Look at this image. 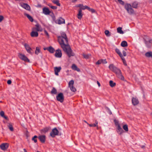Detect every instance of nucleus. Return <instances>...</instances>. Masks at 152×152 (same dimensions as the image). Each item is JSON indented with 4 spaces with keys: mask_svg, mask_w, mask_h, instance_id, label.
Instances as JSON below:
<instances>
[{
    "mask_svg": "<svg viewBox=\"0 0 152 152\" xmlns=\"http://www.w3.org/2000/svg\"><path fill=\"white\" fill-rule=\"evenodd\" d=\"M114 122L115 124V125L117 127L118 126V125H120L118 123V121L116 120H114Z\"/></svg>",
    "mask_w": 152,
    "mask_h": 152,
    "instance_id": "45",
    "label": "nucleus"
},
{
    "mask_svg": "<svg viewBox=\"0 0 152 152\" xmlns=\"http://www.w3.org/2000/svg\"><path fill=\"white\" fill-rule=\"evenodd\" d=\"M47 48H44V50H47Z\"/></svg>",
    "mask_w": 152,
    "mask_h": 152,
    "instance_id": "62",
    "label": "nucleus"
},
{
    "mask_svg": "<svg viewBox=\"0 0 152 152\" xmlns=\"http://www.w3.org/2000/svg\"><path fill=\"white\" fill-rule=\"evenodd\" d=\"M55 56L57 57H61L62 56L61 50L59 49L57 50L56 51Z\"/></svg>",
    "mask_w": 152,
    "mask_h": 152,
    "instance_id": "12",
    "label": "nucleus"
},
{
    "mask_svg": "<svg viewBox=\"0 0 152 152\" xmlns=\"http://www.w3.org/2000/svg\"><path fill=\"white\" fill-rule=\"evenodd\" d=\"M88 10L91 11L92 13H94L95 12V11L94 10L92 9H90H90H88Z\"/></svg>",
    "mask_w": 152,
    "mask_h": 152,
    "instance_id": "51",
    "label": "nucleus"
},
{
    "mask_svg": "<svg viewBox=\"0 0 152 152\" xmlns=\"http://www.w3.org/2000/svg\"><path fill=\"white\" fill-rule=\"evenodd\" d=\"M115 50L116 52L118 54L121 58H122V57H123L122 54L118 49L116 48Z\"/></svg>",
    "mask_w": 152,
    "mask_h": 152,
    "instance_id": "28",
    "label": "nucleus"
},
{
    "mask_svg": "<svg viewBox=\"0 0 152 152\" xmlns=\"http://www.w3.org/2000/svg\"><path fill=\"white\" fill-rule=\"evenodd\" d=\"M23 8L25 9L28 10H30V7L29 5L23 3L21 4L20 5Z\"/></svg>",
    "mask_w": 152,
    "mask_h": 152,
    "instance_id": "13",
    "label": "nucleus"
},
{
    "mask_svg": "<svg viewBox=\"0 0 152 152\" xmlns=\"http://www.w3.org/2000/svg\"><path fill=\"white\" fill-rule=\"evenodd\" d=\"M84 121V122H85L86 123H87H87H88L86 122V121Z\"/></svg>",
    "mask_w": 152,
    "mask_h": 152,
    "instance_id": "61",
    "label": "nucleus"
},
{
    "mask_svg": "<svg viewBox=\"0 0 152 152\" xmlns=\"http://www.w3.org/2000/svg\"><path fill=\"white\" fill-rule=\"evenodd\" d=\"M8 144L7 143H3L0 145L1 148L3 150L7 149L8 147Z\"/></svg>",
    "mask_w": 152,
    "mask_h": 152,
    "instance_id": "11",
    "label": "nucleus"
},
{
    "mask_svg": "<svg viewBox=\"0 0 152 152\" xmlns=\"http://www.w3.org/2000/svg\"><path fill=\"white\" fill-rule=\"evenodd\" d=\"M118 1L119 2V3L121 4V5H124V2L122 1V0H118Z\"/></svg>",
    "mask_w": 152,
    "mask_h": 152,
    "instance_id": "46",
    "label": "nucleus"
},
{
    "mask_svg": "<svg viewBox=\"0 0 152 152\" xmlns=\"http://www.w3.org/2000/svg\"><path fill=\"white\" fill-rule=\"evenodd\" d=\"M44 33H45V34L48 37H49V35L48 32L46 30H44Z\"/></svg>",
    "mask_w": 152,
    "mask_h": 152,
    "instance_id": "47",
    "label": "nucleus"
},
{
    "mask_svg": "<svg viewBox=\"0 0 152 152\" xmlns=\"http://www.w3.org/2000/svg\"><path fill=\"white\" fill-rule=\"evenodd\" d=\"M138 3L137 2H134L132 4V6L134 8H136L137 7Z\"/></svg>",
    "mask_w": 152,
    "mask_h": 152,
    "instance_id": "36",
    "label": "nucleus"
},
{
    "mask_svg": "<svg viewBox=\"0 0 152 152\" xmlns=\"http://www.w3.org/2000/svg\"><path fill=\"white\" fill-rule=\"evenodd\" d=\"M4 18L3 16L2 15H0V22H1L2 20H3Z\"/></svg>",
    "mask_w": 152,
    "mask_h": 152,
    "instance_id": "49",
    "label": "nucleus"
},
{
    "mask_svg": "<svg viewBox=\"0 0 152 152\" xmlns=\"http://www.w3.org/2000/svg\"><path fill=\"white\" fill-rule=\"evenodd\" d=\"M83 56L84 58L86 59H88L91 56V55L90 54H83Z\"/></svg>",
    "mask_w": 152,
    "mask_h": 152,
    "instance_id": "37",
    "label": "nucleus"
},
{
    "mask_svg": "<svg viewBox=\"0 0 152 152\" xmlns=\"http://www.w3.org/2000/svg\"><path fill=\"white\" fill-rule=\"evenodd\" d=\"M122 53L124 56H126V53L124 51H123L122 52Z\"/></svg>",
    "mask_w": 152,
    "mask_h": 152,
    "instance_id": "54",
    "label": "nucleus"
},
{
    "mask_svg": "<svg viewBox=\"0 0 152 152\" xmlns=\"http://www.w3.org/2000/svg\"><path fill=\"white\" fill-rule=\"evenodd\" d=\"M121 46L123 47L127 46L128 45L126 41H122L121 43Z\"/></svg>",
    "mask_w": 152,
    "mask_h": 152,
    "instance_id": "29",
    "label": "nucleus"
},
{
    "mask_svg": "<svg viewBox=\"0 0 152 152\" xmlns=\"http://www.w3.org/2000/svg\"><path fill=\"white\" fill-rule=\"evenodd\" d=\"M141 147L142 148H145V146L144 145L142 146Z\"/></svg>",
    "mask_w": 152,
    "mask_h": 152,
    "instance_id": "60",
    "label": "nucleus"
},
{
    "mask_svg": "<svg viewBox=\"0 0 152 152\" xmlns=\"http://www.w3.org/2000/svg\"><path fill=\"white\" fill-rule=\"evenodd\" d=\"M98 121H95V124H89L88 123H87V124L89 125V126L90 127H95L96 126L97 127V129H98Z\"/></svg>",
    "mask_w": 152,
    "mask_h": 152,
    "instance_id": "24",
    "label": "nucleus"
},
{
    "mask_svg": "<svg viewBox=\"0 0 152 152\" xmlns=\"http://www.w3.org/2000/svg\"><path fill=\"white\" fill-rule=\"evenodd\" d=\"M59 132L58 130L56 128H54L52 130L50 133V135L52 137H54L58 135Z\"/></svg>",
    "mask_w": 152,
    "mask_h": 152,
    "instance_id": "3",
    "label": "nucleus"
},
{
    "mask_svg": "<svg viewBox=\"0 0 152 152\" xmlns=\"http://www.w3.org/2000/svg\"><path fill=\"white\" fill-rule=\"evenodd\" d=\"M18 56L21 60L29 62L30 61L29 59L25 55L20 53H19L18 55Z\"/></svg>",
    "mask_w": 152,
    "mask_h": 152,
    "instance_id": "4",
    "label": "nucleus"
},
{
    "mask_svg": "<svg viewBox=\"0 0 152 152\" xmlns=\"http://www.w3.org/2000/svg\"><path fill=\"white\" fill-rule=\"evenodd\" d=\"M15 1H22V0H15Z\"/></svg>",
    "mask_w": 152,
    "mask_h": 152,
    "instance_id": "64",
    "label": "nucleus"
},
{
    "mask_svg": "<svg viewBox=\"0 0 152 152\" xmlns=\"http://www.w3.org/2000/svg\"><path fill=\"white\" fill-rule=\"evenodd\" d=\"M38 35V34L37 31H35L34 30H32L31 33V36L32 37H36Z\"/></svg>",
    "mask_w": 152,
    "mask_h": 152,
    "instance_id": "18",
    "label": "nucleus"
},
{
    "mask_svg": "<svg viewBox=\"0 0 152 152\" xmlns=\"http://www.w3.org/2000/svg\"><path fill=\"white\" fill-rule=\"evenodd\" d=\"M127 12L128 13L130 14H133L134 13V11L133 9L132 8H130L127 11Z\"/></svg>",
    "mask_w": 152,
    "mask_h": 152,
    "instance_id": "32",
    "label": "nucleus"
},
{
    "mask_svg": "<svg viewBox=\"0 0 152 152\" xmlns=\"http://www.w3.org/2000/svg\"><path fill=\"white\" fill-rule=\"evenodd\" d=\"M0 115L2 117H3L4 115V112L3 111H1V112H0Z\"/></svg>",
    "mask_w": 152,
    "mask_h": 152,
    "instance_id": "50",
    "label": "nucleus"
},
{
    "mask_svg": "<svg viewBox=\"0 0 152 152\" xmlns=\"http://www.w3.org/2000/svg\"><path fill=\"white\" fill-rule=\"evenodd\" d=\"M58 37H61L62 38H66V37H67L66 34L64 32H62L61 33V36Z\"/></svg>",
    "mask_w": 152,
    "mask_h": 152,
    "instance_id": "34",
    "label": "nucleus"
},
{
    "mask_svg": "<svg viewBox=\"0 0 152 152\" xmlns=\"http://www.w3.org/2000/svg\"><path fill=\"white\" fill-rule=\"evenodd\" d=\"M24 15L27 17V18L29 19V20H30L31 22H32L33 21V19L31 16L25 13H24Z\"/></svg>",
    "mask_w": 152,
    "mask_h": 152,
    "instance_id": "26",
    "label": "nucleus"
},
{
    "mask_svg": "<svg viewBox=\"0 0 152 152\" xmlns=\"http://www.w3.org/2000/svg\"><path fill=\"white\" fill-rule=\"evenodd\" d=\"M82 6H83V5L81 4H79L78 5V7H80V9H81V7H82Z\"/></svg>",
    "mask_w": 152,
    "mask_h": 152,
    "instance_id": "56",
    "label": "nucleus"
},
{
    "mask_svg": "<svg viewBox=\"0 0 152 152\" xmlns=\"http://www.w3.org/2000/svg\"><path fill=\"white\" fill-rule=\"evenodd\" d=\"M57 91L54 88H53L51 91V93L53 94H56Z\"/></svg>",
    "mask_w": 152,
    "mask_h": 152,
    "instance_id": "40",
    "label": "nucleus"
},
{
    "mask_svg": "<svg viewBox=\"0 0 152 152\" xmlns=\"http://www.w3.org/2000/svg\"><path fill=\"white\" fill-rule=\"evenodd\" d=\"M42 11L43 13L45 15H49L50 13L49 9L46 7H44L43 8Z\"/></svg>",
    "mask_w": 152,
    "mask_h": 152,
    "instance_id": "14",
    "label": "nucleus"
},
{
    "mask_svg": "<svg viewBox=\"0 0 152 152\" xmlns=\"http://www.w3.org/2000/svg\"><path fill=\"white\" fill-rule=\"evenodd\" d=\"M97 83L98 84V85L99 86V87L100 86V83L98 81H97Z\"/></svg>",
    "mask_w": 152,
    "mask_h": 152,
    "instance_id": "57",
    "label": "nucleus"
},
{
    "mask_svg": "<svg viewBox=\"0 0 152 152\" xmlns=\"http://www.w3.org/2000/svg\"><path fill=\"white\" fill-rule=\"evenodd\" d=\"M77 0H72V2H75L77 1Z\"/></svg>",
    "mask_w": 152,
    "mask_h": 152,
    "instance_id": "58",
    "label": "nucleus"
},
{
    "mask_svg": "<svg viewBox=\"0 0 152 152\" xmlns=\"http://www.w3.org/2000/svg\"><path fill=\"white\" fill-rule=\"evenodd\" d=\"M117 132L120 134H121L123 132V130L122 129L120 125H118L117 127Z\"/></svg>",
    "mask_w": 152,
    "mask_h": 152,
    "instance_id": "19",
    "label": "nucleus"
},
{
    "mask_svg": "<svg viewBox=\"0 0 152 152\" xmlns=\"http://www.w3.org/2000/svg\"><path fill=\"white\" fill-rule=\"evenodd\" d=\"M24 45L27 51L30 54H32V53L31 52L32 49L29 45L25 43L24 44Z\"/></svg>",
    "mask_w": 152,
    "mask_h": 152,
    "instance_id": "8",
    "label": "nucleus"
},
{
    "mask_svg": "<svg viewBox=\"0 0 152 152\" xmlns=\"http://www.w3.org/2000/svg\"><path fill=\"white\" fill-rule=\"evenodd\" d=\"M58 41L63 50L66 53L69 57L74 55L69 45L68 44L67 38H62L58 37Z\"/></svg>",
    "mask_w": 152,
    "mask_h": 152,
    "instance_id": "1",
    "label": "nucleus"
},
{
    "mask_svg": "<svg viewBox=\"0 0 152 152\" xmlns=\"http://www.w3.org/2000/svg\"><path fill=\"white\" fill-rule=\"evenodd\" d=\"M86 9H90V8H89L88 6H83V5L82 7H81V10H84Z\"/></svg>",
    "mask_w": 152,
    "mask_h": 152,
    "instance_id": "42",
    "label": "nucleus"
},
{
    "mask_svg": "<svg viewBox=\"0 0 152 152\" xmlns=\"http://www.w3.org/2000/svg\"><path fill=\"white\" fill-rule=\"evenodd\" d=\"M74 81L73 80H71L69 83V86L70 88V90L73 92L76 91V88L73 87Z\"/></svg>",
    "mask_w": 152,
    "mask_h": 152,
    "instance_id": "7",
    "label": "nucleus"
},
{
    "mask_svg": "<svg viewBox=\"0 0 152 152\" xmlns=\"http://www.w3.org/2000/svg\"><path fill=\"white\" fill-rule=\"evenodd\" d=\"M121 58L123 61V62L124 65L126 66H127V64H126V61L125 60V58L123 57H122V58Z\"/></svg>",
    "mask_w": 152,
    "mask_h": 152,
    "instance_id": "39",
    "label": "nucleus"
},
{
    "mask_svg": "<svg viewBox=\"0 0 152 152\" xmlns=\"http://www.w3.org/2000/svg\"><path fill=\"white\" fill-rule=\"evenodd\" d=\"M8 126L9 129L11 131H13V128L12 126V125L11 124H9Z\"/></svg>",
    "mask_w": 152,
    "mask_h": 152,
    "instance_id": "41",
    "label": "nucleus"
},
{
    "mask_svg": "<svg viewBox=\"0 0 152 152\" xmlns=\"http://www.w3.org/2000/svg\"><path fill=\"white\" fill-rule=\"evenodd\" d=\"M56 23L58 24H60L65 23L64 20L62 18H59L56 21Z\"/></svg>",
    "mask_w": 152,
    "mask_h": 152,
    "instance_id": "17",
    "label": "nucleus"
},
{
    "mask_svg": "<svg viewBox=\"0 0 152 152\" xmlns=\"http://www.w3.org/2000/svg\"><path fill=\"white\" fill-rule=\"evenodd\" d=\"M59 0H52V2L54 4H56L58 6H60V4L59 3Z\"/></svg>",
    "mask_w": 152,
    "mask_h": 152,
    "instance_id": "27",
    "label": "nucleus"
},
{
    "mask_svg": "<svg viewBox=\"0 0 152 152\" xmlns=\"http://www.w3.org/2000/svg\"><path fill=\"white\" fill-rule=\"evenodd\" d=\"M36 27L33 28L32 29V30L36 31H42V28L41 26L39 25L38 24H37L35 25Z\"/></svg>",
    "mask_w": 152,
    "mask_h": 152,
    "instance_id": "9",
    "label": "nucleus"
},
{
    "mask_svg": "<svg viewBox=\"0 0 152 152\" xmlns=\"http://www.w3.org/2000/svg\"><path fill=\"white\" fill-rule=\"evenodd\" d=\"M47 49L49 51L52 53H53L55 51L54 49L51 46L47 48Z\"/></svg>",
    "mask_w": 152,
    "mask_h": 152,
    "instance_id": "23",
    "label": "nucleus"
},
{
    "mask_svg": "<svg viewBox=\"0 0 152 152\" xmlns=\"http://www.w3.org/2000/svg\"><path fill=\"white\" fill-rule=\"evenodd\" d=\"M61 69V66L58 67H54V70L55 75L58 76V72H60Z\"/></svg>",
    "mask_w": 152,
    "mask_h": 152,
    "instance_id": "10",
    "label": "nucleus"
},
{
    "mask_svg": "<svg viewBox=\"0 0 152 152\" xmlns=\"http://www.w3.org/2000/svg\"><path fill=\"white\" fill-rule=\"evenodd\" d=\"M102 63V61L101 60H99L96 63V64H101Z\"/></svg>",
    "mask_w": 152,
    "mask_h": 152,
    "instance_id": "52",
    "label": "nucleus"
},
{
    "mask_svg": "<svg viewBox=\"0 0 152 152\" xmlns=\"http://www.w3.org/2000/svg\"><path fill=\"white\" fill-rule=\"evenodd\" d=\"M102 61V63L103 64H106L107 62L106 61V59H102L101 60Z\"/></svg>",
    "mask_w": 152,
    "mask_h": 152,
    "instance_id": "48",
    "label": "nucleus"
},
{
    "mask_svg": "<svg viewBox=\"0 0 152 152\" xmlns=\"http://www.w3.org/2000/svg\"><path fill=\"white\" fill-rule=\"evenodd\" d=\"M123 129L126 131L128 132V126L127 125H125L123 126Z\"/></svg>",
    "mask_w": 152,
    "mask_h": 152,
    "instance_id": "38",
    "label": "nucleus"
},
{
    "mask_svg": "<svg viewBox=\"0 0 152 152\" xmlns=\"http://www.w3.org/2000/svg\"><path fill=\"white\" fill-rule=\"evenodd\" d=\"M124 7L127 11L132 7V5L129 4H125Z\"/></svg>",
    "mask_w": 152,
    "mask_h": 152,
    "instance_id": "25",
    "label": "nucleus"
},
{
    "mask_svg": "<svg viewBox=\"0 0 152 152\" xmlns=\"http://www.w3.org/2000/svg\"><path fill=\"white\" fill-rule=\"evenodd\" d=\"M132 104L134 105L137 104L139 102L138 99L136 98H133L132 99Z\"/></svg>",
    "mask_w": 152,
    "mask_h": 152,
    "instance_id": "16",
    "label": "nucleus"
},
{
    "mask_svg": "<svg viewBox=\"0 0 152 152\" xmlns=\"http://www.w3.org/2000/svg\"><path fill=\"white\" fill-rule=\"evenodd\" d=\"M109 83L110 86L112 87H113L115 85V83H114L112 80H110L109 82Z\"/></svg>",
    "mask_w": 152,
    "mask_h": 152,
    "instance_id": "35",
    "label": "nucleus"
},
{
    "mask_svg": "<svg viewBox=\"0 0 152 152\" xmlns=\"http://www.w3.org/2000/svg\"><path fill=\"white\" fill-rule=\"evenodd\" d=\"M51 8L53 9H56L57 8V7L56 6H51L50 7Z\"/></svg>",
    "mask_w": 152,
    "mask_h": 152,
    "instance_id": "53",
    "label": "nucleus"
},
{
    "mask_svg": "<svg viewBox=\"0 0 152 152\" xmlns=\"http://www.w3.org/2000/svg\"><path fill=\"white\" fill-rule=\"evenodd\" d=\"M83 16V14L81 9L79 10L78 13L77 14V18L79 19H81Z\"/></svg>",
    "mask_w": 152,
    "mask_h": 152,
    "instance_id": "22",
    "label": "nucleus"
},
{
    "mask_svg": "<svg viewBox=\"0 0 152 152\" xmlns=\"http://www.w3.org/2000/svg\"><path fill=\"white\" fill-rule=\"evenodd\" d=\"M117 32L120 34H123L124 32L122 30V28L121 27H119L117 28Z\"/></svg>",
    "mask_w": 152,
    "mask_h": 152,
    "instance_id": "31",
    "label": "nucleus"
},
{
    "mask_svg": "<svg viewBox=\"0 0 152 152\" xmlns=\"http://www.w3.org/2000/svg\"><path fill=\"white\" fill-rule=\"evenodd\" d=\"M3 117L4 118H5V119H7V117H6V116H4H4H3Z\"/></svg>",
    "mask_w": 152,
    "mask_h": 152,
    "instance_id": "59",
    "label": "nucleus"
},
{
    "mask_svg": "<svg viewBox=\"0 0 152 152\" xmlns=\"http://www.w3.org/2000/svg\"><path fill=\"white\" fill-rule=\"evenodd\" d=\"M40 50L39 49V47H37L36 48V50L35 51V53L36 55H38V54L40 53Z\"/></svg>",
    "mask_w": 152,
    "mask_h": 152,
    "instance_id": "33",
    "label": "nucleus"
},
{
    "mask_svg": "<svg viewBox=\"0 0 152 152\" xmlns=\"http://www.w3.org/2000/svg\"><path fill=\"white\" fill-rule=\"evenodd\" d=\"M72 68L73 70L77 71V72H80V69L75 64H72Z\"/></svg>",
    "mask_w": 152,
    "mask_h": 152,
    "instance_id": "20",
    "label": "nucleus"
},
{
    "mask_svg": "<svg viewBox=\"0 0 152 152\" xmlns=\"http://www.w3.org/2000/svg\"><path fill=\"white\" fill-rule=\"evenodd\" d=\"M37 138V136L35 135L32 138V140L34 141L35 143H36L37 142V140L35 139Z\"/></svg>",
    "mask_w": 152,
    "mask_h": 152,
    "instance_id": "43",
    "label": "nucleus"
},
{
    "mask_svg": "<svg viewBox=\"0 0 152 152\" xmlns=\"http://www.w3.org/2000/svg\"><path fill=\"white\" fill-rule=\"evenodd\" d=\"M145 43L146 47L148 48L151 47L152 44V39H150L149 38L145 39Z\"/></svg>",
    "mask_w": 152,
    "mask_h": 152,
    "instance_id": "5",
    "label": "nucleus"
},
{
    "mask_svg": "<svg viewBox=\"0 0 152 152\" xmlns=\"http://www.w3.org/2000/svg\"><path fill=\"white\" fill-rule=\"evenodd\" d=\"M12 82L10 80H8L7 81V83L8 84H10Z\"/></svg>",
    "mask_w": 152,
    "mask_h": 152,
    "instance_id": "55",
    "label": "nucleus"
},
{
    "mask_svg": "<svg viewBox=\"0 0 152 152\" xmlns=\"http://www.w3.org/2000/svg\"><path fill=\"white\" fill-rule=\"evenodd\" d=\"M38 138L42 142L44 143L45 142L46 137L44 135H41L38 137Z\"/></svg>",
    "mask_w": 152,
    "mask_h": 152,
    "instance_id": "15",
    "label": "nucleus"
},
{
    "mask_svg": "<svg viewBox=\"0 0 152 152\" xmlns=\"http://www.w3.org/2000/svg\"><path fill=\"white\" fill-rule=\"evenodd\" d=\"M23 150L24 151V152L26 151V150L25 149H24Z\"/></svg>",
    "mask_w": 152,
    "mask_h": 152,
    "instance_id": "63",
    "label": "nucleus"
},
{
    "mask_svg": "<svg viewBox=\"0 0 152 152\" xmlns=\"http://www.w3.org/2000/svg\"><path fill=\"white\" fill-rule=\"evenodd\" d=\"M56 99L58 101L62 102L64 100V96L63 93H61L59 94L56 96Z\"/></svg>",
    "mask_w": 152,
    "mask_h": 152,
    "instance_id": "6",
    "label": "nucleus"
},
{
    "mask_svg": "<svg viewBox=\"0 0 152 152\" xmlns=\"http://www.w3.org/2000/svg\"><path fill=\"white\" fill-rule=\"evenodd\" d=\"M50 129V127H45V128L41 130V133H45L48 132Z\"/></svg>",
    "mask_w": 152,
    "mask_h": 152,
    "instance_id": "21",
    "label": "nucleus"
},
{
    "mask_svg": "<svg viewBox=\"0 0 152 152\" xmlns=\"http://www.w3.org/2000/svg\"><path fill=\"white\" fill-rule=\"evenodd\" d=\"M109 32L108 30H106L105 31V35L107 36H109L110 35H109Z\"/></svg>",
    "mask_w": 152,
    "mask_h": 152,
    "instance_id": "44",
    "label": "nucleus"
},
{
    "mask_svg": "<svg viewBox=\"0 0 152 152\" xmlns=\"http://www.w3.org/2000/svg\"><path fill=\"white\" fill-rule=\"evenodd\" d=\"M145 56L148 57L152 58V52H148L145 54Z\"/></svg>",
    "mask_w": 152,
    "mask_h": 152,
    "instance_id": "30",
    "label": "nucleus"
},
{
    "mask_svg": "<svg viewBox=\"0 0 152 152\" xmlns=\"http://www.w3.org/2000/svg\"><path fill=\"white\" fill-rule=\"evenodd\" d=\"M109 68L111 71L116 73L119 78L122 80H124V77L121 74V70L119 69L114 66L113 64H110L109 66Z\"/></svg>",
    "mask_w": 152,
    "mask_h": 152,
    "instance_id": "2",
    "label": "nucleus"
}]
</instances>
